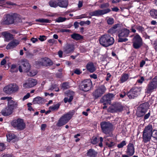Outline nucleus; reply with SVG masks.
<instances>
[{"label": "nucleus", "instance_id": "nucleus-9", "mask_svg": "<svg viewBox=\"0 0 157 157\" xmlns=\"http://www.w3.org/2000/svg\"><path fill=\"white\" fill-rule=\"evenodd\" d=\"M132 43L133 47L136 49H138L142 45L143 40L138 34L136 33L132 39Z\"/></svg>", "mask_w": 157, "mask_h": 157}, {"label": "nucleus", "instance_id": "nucleus-42", "mask_svg": "<svg viewBox=\"0 0 157 157\" xmlns=\"http://www.w3.org/2000/svg\"><path fill=\"white\" fill-rule=\"evenodd\" d=\"M73 98V96H71L69 98L67 97L65 98L64 99V101L65 103H66L67 102H70L72 101Z\"/></svg>", "mask_w": 157, "mask_h": 157}, {"label": "nucleus", "instance_id": "nucleus-18", "mask_svg": "<svg viewBox=\"0 0 157 157\" xmlns=\"http://www.w3.org/2000/svg\"><path fill=\"white\" fill-rule=\"evenodd\" d=\"M7 105L13 112L14 109L18 108V102L11 99L8 102Z\"/></svg>", "mask_w": 157, "mask_h": 157}, {"label": "nucleus", "instance_id": "nucleus-31", "mask_svg": "<svg viewBox=\"0 0 157 157\" xmlns=\"http://www.w3.org/2000/svg\"><path fill=\"white\" fill-rule=\"evenodd\" d=\"M129 77V76L128 74L126 73L123 74L121 77L119 81L120 83H122L127 80Z\"/></svg>", "mask_w": 157, "mask_h": 157}, {"label": "nucleus", "instance_id": "nucleus-59", "mask_svg": "<svg viewBox=\"0 0 157 157\" xmlns=\"http://www.w3.org/2000/svg\"><path fill=\"white\" fill-rule=\"evenodd\" d=\"M97 138L95 137L93 139H92L91 140V143L93 144H96L97 143Z\"/></svg>", "mask_w": 157, "mask_h": 157}, {"label": "nucleus", "instance_id": "nucleus-38", "mask_svg": "<svg viewBox=\"0 0 157 157\" xmlns=\"http://www.w3.org/2000/svg\"><path fill=\"white\" fill-rule=\"evenodd\" d=\"M106 90V88L104 85L101 86L99 88V95L104 94Z\"/></svg>", "mask_w": 157, "mask_h": 157}, {"label": "nucleus", "instance_id": "nucleus-26", "mask_svg": "<svg viewBox=\"0 0 157 157\" xmlns=\"http://www.w3.org/2000/svg\"><path fill=\"white\" fill-rule=\"evenodd\" d=\"M74 49V45L73 44H68L66 46L64 52L67 54H69L73 52Z\"/></svg>", "mask_w": 157, "mask_h": 157}, {"label": "nucleus", "instance_id": "nucleus-62", "mask_svg": "<svg viewBox=\"0 0 157 157\" xmlns=\"http://www.w3.org/2000/svg\"><path fill=\"white\" fill-rule=\"evenodd\" d=\"M150 112L148 113H147L145 115L144 117V120L147 119L150 117Z\"/></svg>", "mask_w": 157, "mask_h": 157}, {"label": "nucleus", "instance_id": "nucleus-34", "mask_svg": "<svg viewBox=\"0 0 157 157\" xmlns=\"http://www.w3.org/2000/svg\"><path fill=\"white\" fill-rule=\"evenodd\" d=\"M48 4L50 7L56 8L58 6V0H51L49 1Z\"/></svg>", "mask_w": 157, "mask_h": 157}, {"label": "nucleus", "instance_id": "nucleus-49", "mask_svg": "<svg viewBox=\"0 0 157 157\" xmlns=\"http://www.w3.org/2000/svg\"><path fill=\"white\" fill-rule=\"evenodd\" d=\"M106 145L109 147H111L114 145L115 143L113 142H106L105 143Z\"/></svg>", "mask_w": 157, "mask_h": 157}, {"label": "nucleus", "instance_id": "nucleus-51", "mask_svg": "<svg viewBox=\"0 0 157 157\" xmlns=\"http://www.w3.org/2000/svg\"><path fill=\"white\" fill-rule=\"evenodd\" d=\"M32 105V103L30 102H29L27 103V105L28 107V110L30 111H34L35 110L33 109L32 107L31 106Z\"/></svg>", "mask_w": 157, "mask_h": 157}, {"label": "nucleus", "instance_id": "nucleus-29", "mask_svg": "<svg viewBox=\"0 0 157 157\" xmlns=\"http://www.w3.org/2000/svg\"><path fill=\"white\" fill-rule=\"evenodd\" d=\"M33 102L35 104H42L44 102V100L43 98L38 96L33 99Z\"/></svg>", "mask_w": 157, "mask_h": 157}, {"label": "nucleus", "instance_id": "nucleus-11", "mask_svg": "<svg viewBox=\"0 0 157 157\" xmlns=\"http://www.w3.org/2000/svg\"><path fill=\"white\" fill-rule=\"evenodd\" d=\"M100 125L102 132L106 134L109 133L113 129V125L109 122H102Z\"/></svg>", "mask_w": 157, "mask_h": 157}, {"label": "nucleus", "instance_id": "nucleus-50", "mask_svg": "<svg viewBox=\"0 0 157 157\" xmlns=\"http://www.w3.org/2000/svg\"><path fill=\"white\" fill-rule=\"evenodd\" d=\"M6 149V146L4 144L0 143V152L3 151Z\"/></svg>", "mask_w": 157, "mask_h": 157}, {"label": "nucleus", "instance_id": "nucleus-1", "mask_svg": "<svg viewBox=\"0 0 157 157\" xmlns=\"http://www.w3.org/2000/svg\"><path fill=\"white\" fill-rule=\"evenodd\" d=\"M75 113V111L72 110L64 114L58 121L56 126L60 127L65 124L71 118Z\"/></svg>", "mask_w": 157, "mask_h": 157}, {"label": "nucleus", "instance_id": "nucleus-25", "mask_svg": "<svg viewBox=\"0 0 157 157\" xmlns=\"http://www.w3.org/2000/svg\"><path fill=\"white\" fill-rule=\"evenodd\" d=\"M19 44V43L18 41L16 40H13L10 42L8 44L6 47V48L8 50L10 49L11 48H13L17 46Z\"/></svg>", "mask_w": 157, "mask_h": 157}, {"label": "nucleus", "instance_id": "nucleus-15", "mask_svg": "<svg viewBox=\"0 0 157 157\" xmlns=\"http://www.w3.org/2000/svg\"><path fill=\"white\" fill-rule=\"evenodd\" d=\"M14 23V18L11 14H7L1 22V24L3 25H9L12 24Z\"/></svg>", "mask_w": 157, "mask_h": 157}, {"label": "nucleus", "instance_id": "nucleus-35", "mask_svg": "<svg viewBox=\"0 0 157 157\" xmlns=\"http://www.w3.org/2000/svg\"><path fill=\"white\" fill-rule=\"evenodd\" d=\"M7 141L8 142H10L11 140L13 139H15L17 138V136L13 133H10L6 136Z\"/></svg>", "mask_w": 157, "mask_h": 157}, {"label": "nucleus", "instance_id": "nucleus-30", "mask_svg": "<svg viewBox=\"0 0 157 157\" xmlns=\"http://www.w3.org/2000/svg\"><path fill=\"white\" fill-rule=\"evenodd\" d=\"M97 154V152L92 148L89 149L87 153V155L90 157H95Z\"/></svg>", "mask_w": 157, "mask_h": 157}, {"label": "nucleus", "instance_id": "nucleus-20", "mask_svg": "<svg viewBox=\"0 0 157 157\" xmlns=\"http://www.w3.org/2000/svg\"><path fill=\"white\" fill-rule=\"evenodd\" d=\"M13 112L9 107L7 106L3 108L1 111V113L3 116H6L10 115Z\"/></svg>", "mask_w": 157, "mask_h": 157}, {"label": "nucleus", "instance_id": "nucleus-39", "mask_svg": "<svg viewBox=\"0 0 157 157\" xmlns=\"http://www.w3.org/2000/svg\"><path fill=\"white\" fill-rule=\"evenodd\" d=\"M111 10L109 8L101 10H99V15H102L109 13Z\"/></svg>", "mask_w": 157, "mask_h": 157}, {"label": "nucleus", "instance_id": "nucleus-57", "mask_svg": "<svg viewBox=\"0 0 157 157\" xmlns=\"http://www.w3.org/2000/svg\"><path fill=\"white\" fill-rule=\"evenodd\" d=\"M12 98L11 97H2L0 98L1 100H7L8 102L11 99H12Z\"/></svg>", "mask_w": 157, "mask_h": 157}, {"label": "nucleus", "instance_id": "nucleus-36", "mask_svg": "<svg viewBox=\"0 0 157 157\" xmlns=\"http://www.w3.org/2000/svg\"><path fill=\"white\" fill-rule=\"evenodd\" d=\"M12 16L14 18V22H19L21 21V19L19 17V15L15 13L12 14Z\"/></svg>", "mask_w": 157, "mask_h": 157}, {"label": "nucleus", "instance_id": "nucleus-19", "mask_svg": "<svg viewBox=\"0 0 157 157\" xmlns=\"http://www.w3.org/2000/svg\"><path fill=\"white\" fill-rule=\"evenodd\" d=\"M127 147L126 153L130 156L132 155L135 152L133 144L132 143H130L127 146Z\"/></svg>", "mask_w": 157, "mask_h": 157}, {"label": "nucleus", "instance_id": "nucleus-33", "mask_svg": "<svg viewBox=\"0 0 157 157\" xmlns=\"http://www.w3.org/2000/svg\"><path fill=\"white\" fill-rule=\"evenodd\" d=\"M150 16L155 19L157 18V10L153 9L149 11Z\"/></svg>", "mask_w": 157, "mask_h": 157}, {"label": "nucleus", "instance_id": "nucleus-60", "mask_svg": "<svg viewBox=\"0 0 157 157\" xmlns=\"http://www.w3.org/2000/svg\"><path fill=\"white\" fill-rule=\"evenodd\" d=\"M30 97V94L29 93H28L27 94L24 96L22 98V100L24 101L25 100L27 99Z\"/></svg>", "mask_w": 157, "mask_h": 157}, {"label": "nucleus", "instance_id": "nucleus-13", "mask_svg": "<svg viewBox=\"0 0 157 157\" xmlns=\"http://www.w3.org/2000/svg\"><path fill=\"white\" fill-rule=\"evenodd\" d=\"M147 105L146 103L140 105L136 113L137 116L140 117L144 116L147 112Z\"/></svg>", "mask_w": 157, "mask_h": 157}, {"label": "nucleus", "instance_id": "nucleus-16", "mask_svg": "<svg viewBox=\"0 0 157 157\" xmlns=\"http://www.w3.org/2000/svg\"><path fill=\"white\" fill-rule=\"evenodd\" d=\"M37 83L36 80L33 78H29L27 82L23 84L25 88H30L35 86Z\"/></svg>", "mask_w": 157, "mask_h": 157}, {"label": "nucleus", "instance_id": "nucleus-3", "mask_svg": "<svg viewBox=\"0 0 157 157\" xmlns=\"http://www.w3.org/2000/svg\"><path fill=\"white\" fill-rule=\"evenodd\" d=\"M11 124L15 129L19 131L23 130L26 127V124L23 119L21 118L13 120Z\"/></svg>", "mask_w": 157, "mask_h": 157}, {"label": "nucleus", "instance_id": "nucleus-55", "mask_svg": "<svg viewBox=\"0 0 157 157\" xmlns=\"http://www.w3.org/2000/svg\"><path fill=\"white\" fill-rule=\"evenodd\" d=\"M46 37L44 35L40 36L39 39L41 41H43L46 39Z\"/></svg>", "mask_w": 157, "mask_h": 157}, {"label": "nucleus", "instance_id": "nucleus-64", "mask_svg": "<svg viewBox=\"0 0 157 157\" xmlns=\"http://www.w3.org/2000/svg\"><path fill=\"white\" fill-rule=\"evenodd\" d=\"M154 47L156 51H157V39L155 41Z\"/></svg>", "mask_w": 157, "mask_h": 157}, {"label": "nucleus", "instance_id": "nucleus-17", "mask_svg": "<svg viewBox=\"0 0 157 157\" xmlns=\"http://www.w3.org/2000/svg\"><path fill=\"white\" fill-rule=\"evenodd\" d=\"M157 88V87L149 81L146 87L145 93L147 94H150L152 92L155 91Z\"/></svg>", "mask_w": 157, "mask_h": 157}, {"label": "nucleus", "instance_id": "nucleus-14", "mask_svg": "<svg viewBox=\"0 0 157 157\" xmlns=\"http://www.w3.org/2000/svg\"><path fill=\"white\" fill-rule=\"evenodd\" d=\"M20 62L22 68L25 72H28L30 70L31 66L29 60L26 59H23L21 60Z\"/></svg>", "mask_w": 157, "mask_h": 157}, {"label": "nucleus", "instance_id": "nucleus-63", "mask_svg": "<svg viewBox=\"0 0 157 157\" xmlns=\"http://www.w3.org/2000/svg\"><path fill=\"white\" fill-rule=\"evenodd\" d=\"M6 3L7 5H12V6H16L17 5L16 4L13 2L10 1H7L6 2Z\"/></svg>", "mask_w": 157, "mask_h": 157}, {"label": "nucleus", "instance_id": "nucleus-28", "mask_svg": "<svg viewBox=\"0 0 157 157\" xmlns=\"http://www.w3.org/2000/svg\"><path fill=\"white\" fill-rule=\"evenodd\" d=\"M119 25V24H115L108 30V33L111 34L116 33L117 32V29Z\"/></svg>", "mask_w": 157, "mask_h": 157}, {"label": "nucleus", "instance_id": "nucleus-37", "mask_svg": "<svg viewBox=\"0 0 157 157\" xmlns=\"http://www.w3.org/2000/svg\"><path fill=\"white\" fill-rule=\"evenodd\" d=\"M60 105V104L59 103H58L54 105H53L50 106L49 109H51L52 111L57 110L59 108Z\"/></svg>", "mask_w": 157, "mask_h": 157}, {"label": "nucleus", "instance_id": "nucleus-32", "mask_svg": "<svg viewBox=\"0 0 157 157\" xmlns=\"http://www.w3.org/2000/svg\"><path fill=\"white\" fill-rule=\"evenodd\" d=\"M71 36L72 38L76 40H80L83 38V36L77 33H73L71 35Z\"/></svg>", "mask_w": 157, "mask_h": 157}, {"label": "nucleus", "instance_id": "nucleus-12", "mask_svg": "<svg viewBox=\"0 0 157 157\" xmlns=\"http://www.w3.org/2000/svg\"><path fill=\"white\" fill-rule=\"evenodd\" d=\"M123 109L122 105L119 103H113L109 108V111L112 113L120 112H121Z\"/></svg>", "mask_w": 157, "mask_h": 157}, {"label": "nucleus", "instance_id": "nucleus-46", "mask_svg": "<svg viewBox=\"0 0 157 157\" xmlns=\"http://www.w3.org/2000/svg\"><path fill=\"white\" fill-rule=\"evenodd\" d=\"M66 20V18L65 17H59L56 20V21L57 22H63L65 21Z\"/></svg>", "mask_w": 157, "mask_h": 157}, {"label": "nucleus", "instance_id": "nucleus-41", "mask_svg": "<svg viewBox=\"0 0 157 157\" xmlns=\"http://www.w3.org/2000/svg\"><path fill=\"white\" fill-rule=\"evenodd\" d=\"M136 28L139 32L141 33L142 34L145 32L144 28L141 26H136Z\"/></svg>", "mask_w": 157, "mask_h": 157}, {"label": "nucleus", "instance_id": "nucleus-23", "mask_svg": "<svg viewBox=\"0 0 157 157\" xmlns=\"http://www.w3.org/2000/svg\"><path fill=\"white\" fill-rule=\"evenodd\" d=\"M2 35L4 36L5 40L8 41L10 40H12L13 38V35L9 33L6 32H3L2 33Z\"/></svg>", "mask_w": 157, "mask_h": 157}, {"label": "nucleus", "instance_id": "nucleus-40", "mask_svg": "<svg viewBox=\"0 0 157 157\" xmlns=\"http://www.w3.org/2000/svg\"><path fill=\"white\" fill-rule=\"evenodd\" d=\"M36 21L42 22V23H50V21L48 19H36Z\"/></svg>", "mask_w": 157, "mask_h": 157}, {"label": "nucleus", "instance_id": "nucleus-53", "mask_svg": "<svg viewBox=\"0 0 157 157\" xmlns=\"http://www.w3.org/2000/svg\"><path fill=\"white\" fill-rule=\"evenodd\" d=\"M89 15L92 16H98V10H97L95 11L90 12L89 13Z\"/></svg>", "mask_w": 157, "mask_h": 157}, {"label": "nucleus", "instance_id": "nucleus-58", "mask_svg": "<svg viewBox=\"0 0 157 157\" xmlns=\"http://www.w3.org/2000/svg\"><path fill=\"white\" fill-rule=\"evenodd\" d=\"M74 73L78 75H79L82 73V71H81L79 69L76 68L75 70Z\"/></svg>", "mask_w": 157, "mask_h": 157}, {"label": "nucleus", "instance_id": "nucleus-52", "mask_svg": "<svg viewBox=\"0 0 157 157\" xmlns=\"http://www.w3.org/2000/svg\"><path fill=\"white\" fill-rule=\"evenodd\" d=\"M144 78L143 76L140 77V78L137 80L136 82L141 84L143 83V82L144 81Z\"/></svg>", "mask_w": 157, "mask_h": 157}, {"label": "nucleus", "instance_id": "nucleus-61", "mask_svg": "<svg viewBox=\"0 0 157 157\" xmlns=\"http://www.w3.org/2000/svg\"><path fill=\"white\" fill-rule=\"evenodd\" d=\"M142 35L143 36V37H144L145 39H149L150 36L147 35V33L145 32H144V33H143L142 34Z\"/></svg>", "mask_w": 157, "mask_h": 157}, {"label": "nucleus", "instance_id": "nucleus-43", "mask_svg": "<svg viewBox=\"0 0 157 157\" xmlns=\"http://www.w3.org/2000/svg\"><path fill=\"white\" fill-rule=\"evenodd\" d=\"M94 99L98 98V89L97 88L92 93Z\"/></svg>", "mask_w": 157, "mask_h": 157}, {"label": "nucleus", "instance_id": "nucleus-45", "mask_svg": "<svg viewBox=\"0 0 157 157\" xmlns=\"http://www.w3.org/2000/svg\"><path fill=\"white\" fill-rule=\"evenodd\" d=\"M126 144L125 141H123L121 143L118 144L117 147L119 148H122L124 146L126 145Z\"/></svg>", "mask_w": 157, "mask_h": 157}, {"label": "nucleus", "instance_id": "nucleus-24", "mask_svg": "<svg viewBox=\"0 0 157 157\" xmlns=\"http://www.w3.org/2000/svg\"><path fill=\"white\" fill-rule=\"evenodd\" d=\"M86 68L87 71L91 73H93L96 70V68L92 62H90L87 63Z\"/></svg>", "mask_w": 157, "mask_h": 157}, {"label": "nucleus", "instance_id": "nucleus-10", "mask_svg": "<svg viewBox=\"0 0 157 157\" xmlns=\"http://www.w3.org/2000/svg\"><path fill=\"white\" fill-rule=\"evenodd\" d=\"M115 95V94L109 93L104 96L101 98L100 100V102L103 103V105H104L103 107V109H105L107 108L106 105L108 104V103L113 99Z\"/></svg>", "mask_w": 157, "mask_h": 157}, {"label": "nucleus", "instance_id": "nucleus-7", "mask_svg": "<svg viewBox=\"0 0 157 157\" xmlns=\"http://www.w3.org/2000/svg\"><path fill=\"white\" fill-rule=\"evenodd\" d=\"M53 61L47 57L41 58L40 59L35 62V64L38 66H42L44 67H49L53 65Z\"/></svg>", "mask_w": 157, "mask_h": 157}, {"label": "nucleus", "instance_id": "nucleus-44", "mask_svg": "<svg viewBox=\"0 0 157 157\" xmlns=\"http://www.w3.org/2000/svg\"><path fill=\"white\" fill-rule=\"evenodd\" d=\"M107 22L108 25H112L114 23V20L112 17H108L107 19Z\"/></svg>", "mask_w": 157, "mask_h": 157}, {"label": "nucleus", "instance_id": "nucleus-4", "mask_svg": "<svg viewBox=\"0 0 157 157\" xmlns=\"http://www.w3.org/2000/svg\"><path fill=\"white\" fill-rule=\"evenodd\" d=\"M18 86L15 83H11L5 86L3 89V92L6 94L10 95L17 91Z\"/></svg>", "mask_w": 157, "mask_h": 157}, {"label": "nucleus", "instance_id": "nucleus-27", "mask_svg": "<svg viewBox=\"0 0 157 157\" xmlns=\"http://www.w3.org/2000/svg\"><path fill=\"white\" fill-rule=\"evenodd\" d=\"M58 6L61 8H66L68 6V0H58Z\"/></svg>", "mask_w": 157, "mask_h": 157}, {"label": "nucleus", "instance_id": "nucleus-6", "mask_svg": "<svg viewBox=\"0 0 157 157\" xmlns=\"http://www.w3.org/2000/svg\"><path fill=\"white\" fill-rule=\"evenodd\" d=\"M92 86V82L90 79L84 80L79 85L80 90L85 92H87L90 90Z\"/></svg>", "mask_w": 157, "mask_h": 157}, {"label": "nucleus", "instance_id": "nucleus-21", "mask_svg": "<svg viewBox=\"0 0 157 157\" xmlns=\"http://www.w3.org/2000/svg\"><path fill=\"white\" fill-rule=\"evenodd\" d=\"M152 135L143 133L142 138L143 141L144 143H147V142H149L151 139V137H152Z\"/></svg>", "mask_w": 157, "mask_h": 157}, {"label": "nucleus", "instance_id": "nucleus-22", "mask_svg": "<svg viewBox=\"0 0 157 157\" xmlns=\"http://www.w3.org/2000/svg\"><path fill=\"white\" fill-rule=\"evenodd\" d=\"M155 130H153L152 126L151 124H149L145 127L143 133L153 134V132Z\"/></svg>", "mask_w": 157, "mask_h": 157}, {"label": "nucleus", "instance_id": "nucleus-2", "mask_svg": "<svg viewBox=\"0 0 157 157\" xmlns=\"http://www.w3.org/2000/svg\"><path fill=\"white\" fill-rule=\"evenodd\" d=\"M100 44L103 46L107 47L113 44L114 40L113 37L108 34L102 35L100 38Z\"/></svg>", "mask_w": 157, "mask_h": 157}, {"label": "nucleus", "instance_id": "nucleus-54", "mask_svg": "<svg viewBox=\"0 0 157 157\" xmlns=\"http://www.w3.org/2000/svg\"><path fill=\"white\" fill-rule=\"evenodd\" d=\"M37 74V73L34 71H32L29 72L28 74V75L30 76H35Z\"/></svg>", "mask_w": 157, "mask_h": 157}, {"label": "nucleus", "instance_id": "nucleus-48", "mask_svg": "<svg viewBox=\"0 0 157 157\" xmlns=\"http://www.w3.org/2000/svg\"><path fill=\"white\" fill-rule=\"evenodd\" d=\"M69 86V83L67 82H64L62 84V87L64 90H66L68 89Z\"/></svg>", "mask_w": 157, "mask_h": 157}, {"label": "nucleus", "instance_id": "nucleus-47", "mask_svg": "<svg viewBox=\"0 0 157 157\" xmlns=\"http://www.w3.org/2000/svg\"><path fill=\"white\" fill-rule=\"evenodd\" d=\"M151 83L157 87V76H155L152 80L150 81Z\"/></svg>", "mask_w": 157, "mask_h": 157}, {"label": "nucleus", "instance_id": "nucleus-56", "mask_svg": "<svg viewBox=\"0 0 157 157\" xmlns=\"http://www.w3.org/2000/svg\"><path fill=\"white\" fill-rule=\"evenodd\" d=\"M109 6V4L108 3H103L101 5V8H102L108 7Z\"/></svg>", "mask_w": 157, "mask_h": 157}, {"label": "nucleus", "instance_id": "nucleus-5", "mask_svg": "<svg viewBox=\"0 0 157 157\" xmlns=\"http://www.w3.org/2000/svg\"><path fill=\"white\" fill-rule=\"evenodd\" d=\"M130 32L129 30L126 28H123L121 29L118 32V42H123L127 41L128 39L125 38L128 36Z\"/></svg>", "mask_w": 157, "mask_h": 157}, {"label": "nucleus", "instance_id": "nucleus-8", "mask_svg": "<svg viewBox=\"0 0 157 157\" xmlns=\"http://www.w3.org/2000/svg\"><path fill=\"white\" fill-rule=\"evenodd\" d=\"M142 89L141 87H133L128 93L127 95L129 98H134L140 94Z\"/></svg>", "mask_w": 157, "mask_h": 157}]
</instances>
